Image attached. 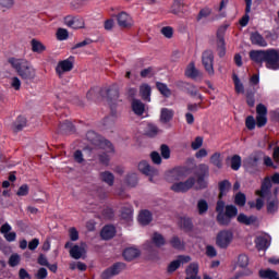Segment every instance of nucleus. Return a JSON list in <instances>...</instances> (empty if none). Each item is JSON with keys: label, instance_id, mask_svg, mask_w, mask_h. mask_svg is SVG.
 Returning a JSON list of instances; mask_svg holds the SVG:
<instances>
[{"label": "nucleus", "instance_id": "obj_25", "mask_svg": "<svg viewBox=\"0 0 279 279\" xmlns=\"http://www.w3.org/2000/svg\"><path fill=\"white\" fill-rule=\"evenodd\" d=\"M140 96L144 101H151V87L148 84H142L140 86Z\"/></svg>", "mask_w": 279, "mask_h": 279}, {"label": "nucleus", "instance_id": "obj_3", "mask_svg": "<svg viewBox=\"0 0 279 279\" xmlns=\"http://www.w3.org/2000/svg\"><path fill=\"white\" fill-rule=\"evenodd\" d=\"M251 61L265 63L268 70H279V50L270 48L268 50H251Z\"/></svg>", "mask_w": 279, "mask_h": 279}, {"label": "nucleus", "instance_id": "obj_50", "mask_svg": "<svg viewBox=\"0 0 279 279\" xmlns=\"http://www.w3.org/2000/svg\"><path fill=\"white\" fill-rule=\"evenodd\" d=\"M157 88L165 97H169V95H171V90L163 83H157Z\"/></svg>", "mask_w": 279, "mask_h": 279}, {"label": "nucleus", "instance_id": "obj_13", "mask_svg": "<svg viewBox=\"0 0 279 279\" xmlns=\"http://www.w3.org/2000/svg\"><path fill=\"white\" fill-rule=\"evenodd\" d=\"M73 71V59L69 58L62 61H59L56 66V73L61 77L64 73Z\"/></svg>", "mask_w": 279, "mask_h": 279}, {"label": "nucleus", "instance_id": "obj_39", "mask_svg": "<svg viewBox=\"0 0 279 279\" xmlns=\"http://www.w3.org/2000/svg\"><path fill=\"white\" fill-rule=\"evenodd\" d=\"M241 165H242V158L239 155H234L231 158V169H233V171H239V169H241Z\"/></svg>", "mask_w": 279, "mask_h": 279}, {"label": "nucleus", "instance_id": "obj_60", "mask_svg": "<svg viewBox=\"0 0 279 279\" xmlns=\"http://www.w3.org/2000/svg\"><path fill=\"white\" fill-rule=\"evenodd\" d=\"M69 234H70L71 241H77V239H80V233L77 232V229H75V228H71L69 230Z\"/></svg>", "mask_w": 279, "mask_h": 279}, {"label": "nucleus", "instance_id": "obj_10", "mask_svg": "<svg viewBox=\"0 0 279 279\" xmlns=\"http://www.w3.org/2000/svg\"><path fill=\"white\" fill-rule=\"evenodd\" d=\"M137 169L138 171H141V173H143L144 175H147L150 182H154V178H158V174H159L158 169L151 167L147 161H141L137 165Z\"/></svg>", "mask_w": 279, "mask_h": 279}, {"label": "nucleus", "instance_id": "obj_34", "mask_svg": "<svg viewBox=\"0 0 279 279\" xmlns=\"http://www.w3.org/2000/svg\"><path fill=\"white\" fill-rule=\"evenodd\" d=\"M151 241L156 247H162V245H167V240L165 236H162V234L158 232L153 233Z\"/></svg>", "mask_w": 279, "mask_h": 279}, {"label": "nucleus", "instance_id": "obj_64", "mask_svg": "<svg viewBox=\"0 0 279 279\" xmlns=\"http://www.w3.org/2000/svg\"><path fill=\"white\" fill-rule=\"evenodd\" d=\"M74 160L75 162H78V163L84 162V155L80 150H76L74 153Z\"/></svg>", "mask_w": 279, "mask_h": 279}, {"label": "nucleus", "instance_id": "obj_12", "mask_svg": "<svg viewBox=\"0 0 279 279\" xmlns=\"http://www.w3.org/2000/svg\"><path fill=\"white\" fill-rule=\"evenodd\" d=\"M100 146L105 150V154L99 155V160L102 165H108V162H110V157L114 154V147H112V143L107 140L102 141Z\"/></svg>", "mask_w": 279, "mask_h": 279}, {"label": "nucleus", "instance_id": "obj_42", "mask_svg": "<svg viewBox=\"0 0 279 279\" xmlns=\"http://www.w3.org/2000/svg\"><path fill=\"white\" fill-rule=\"evenodd\" d=\"M9 265L10 267H17L21 265V255L19 253H14L9 257Z\"/></svg>", "mask_w": 279, "mask_h": 279}, {"label": "nucleus", "instance_id": "obj_1", "mask_svg": "<svg viewBox=\"0 0 279 279\" xmlns=\"http://www.w3.org/2000/svg\"><path fill=\"white\" fill-rule=\"evenodd\" d=\"M208 166L201 165L197 179L191 177L185 181H182L184 178H186L183 169L177 168L171 170L167 175L168 182H173L170 187L171 191L174 193H189L191 189H194L195 191H202V189H206L208 186V181H206L204 177L208 175Z\"/></svg>", "mask_w": 279, "mask_h": 279}, {"label": "nucleus", "instance_id": "obj_17", "mask_svg": "<svg viewBox=\"0 0 279 279\" xmlns=\"http://www.w3.org/2000/svg\"><path fill=\"white\" fill-rule=\"evenodd\" d=\"M1 234H3L5 241L9 243H13V241H16V232L12 231V226L10 223H4L0 228Z\"/></svg>", "mask_w": 279, "mask_h": 279}, {"label": "nucleus", "instance_id": "obj_51", "mask_svg": "<svg viewBox=\"0 0 279 279\" xmlns=\"http://www.w3.org/2000/svg\"><path fill=\"white\" fill-rule=\"evenodd\" d=\"M202 145H204V137H202V136L195 137V140L192 141V143H191V147L194 150L199 149V147H202Z\"/></svg>", "mask_w": 279, "mask_h": 279}, {"label": "nucleus", "instance_id": "obj_48", "mask_svg": "<svg viewBox=\"0 0 279 279\" xmlns=\"http://www.w3.org/2000/svg\"><path fill=\"white\" fill-rule=\"evenodd\" d=\"M16 195L19 197H25V196L29 195V185H27V184L21 185L16 192Z\"/></svg>", "mask_w": 279, "mask_h": 279}, {"label": "nucleus", "instance_id": "obj_4", "mask_svg": "<svg viewBox=\"0 0 279 279\" xmlns=\"http://www.w3.org/2000/svg\"><path fill=\"white\" fill-rule=\"evenodd\" d=\"M8 62L22 80L32 82V80L36 78V69L27 60L11 57L8 59Z\"/></svg>", "mask_w": 279, "mask_h": 279}, {"label": "nucleus", "instance_id": "obj_43", "mask_svg": "<svg viewBox=\"0 0 279 279\" xmlns=\"http://www.w3.org/2000/svg\"><path fill=\"white\" fill-rule=\"evenodd\" d=\"M211 163L217 167V169H222L223 167V163H222V160H221V154H214L211 156Z\"/></svg>", "mask_w": 279, "mask_h": 279}, {"label": "nucleus", "instance_id": "obj_30", "mask_svg": "<svg viewBox=\"0 0 279 279\" xmlns=\"http://www.w3.org/2000/svg\"><path fill=\"white\" fill-rule=\"evenodd\" d=\"M232 81L234 83V89L236 94H245L246 89L244 88L241 78H239V74H236L235 72H233L232 74Z\"/></svg>", "mask_w": 279, "mask_h": 279}, {"label": "nucleus", "instance_id": "obj_2", "mask_svg": "<svg viewBox=\"0 0 279 279\" xmlns=\"http://www.w3.org/2000/svg\"><path fill=\"white\" fill-rule=\"evenodd\" d=\"M232 184L230 180H221L219 182V195L218 201L216 203V220L219 226H230L232 223V219L239 215V208L234 204H227L223 199L225 195H227L231 189Z\"/></svg>", "mask_w": 279, "mask_h": 279}, {"label": "nucleus", "instance_id": "obj_16", "mask_svg": "<svg viewBox=\"0 0 279 279\" xmlns=\"http://www.w3.org/2000/svg\"><path fill=\"white\" fill-rule=\"evenodd\" d=\"M123 269H125V266L123 264H114L113 266H111L110 268H108L107 270H105L101 274V278L110 279V278H112V276H117V275L121 274V271H123Z\"/></svg>", "mask_w": 279, "mask_h": 279}, {"label": "nucleus", "instance_id": "obj_54", "mask_svg": "<svg viewBox=\"0 0 279 279\" xmlns=\"http://www.w3.org/2000/svg\"><path fill=\"white\" fill-rule=\"evenodd\" d=\"M161 34L165 38H173V28L171 26H165L161 28Z\"/></svg>", "mask_w": 279, "mask_h": 279}, {"label": "nucleus", "instance_id": "obj_11", "mask_svg": "<svg viewBox=\"0 0 279 279\" xmlns=\"http://www.w3.org/2000/svg\"><path fill=\"white\" fill-rule=\"evenodd\" d=\"M250 264V259L247 257V255H239L238 257V266H240V268H244L243 271L241 272H236L235 277L231 278V279H240V277H248L250 275H252V270H250V268H247Z\"/></svg>", "mask_w": 279, "mask_h": 279}, {"label": "nucleus", "instance_id": "obj_15", "mask_svg": "<svg viewBox=\"0 0 279 279\" xmlns=\"http://www.w3.org/2000/svg\"><path fill=\"white\" fill-rule=\"evenodd\" d=\"M117 22L119 27H132V25H134V20H132V16L124 11L117 15Z\"/></svg>", "mask_w": 279, "mask_h": 279}, {"label": "nucleus", "instance_id": "obj_61", "mask_svg": "<svg viewBox=\"0 0 279 279\" xmlns=\"http://www.w3.org/2000/svg\"><path fill=\"white\" fill-rule=\"evenodd\" d=\"M19 278L20 279H32V275H29V272H27V270L25 268H21L19 270Z\"/></svg>", "mask_w": 279, "mask_h": 279}, {"label": "nucleus", "instance_id": "obj_20", "mask_svg": "<svg viewBox=\"0 0 279 279\" xmlns=\"http://www.w3.org/2000/svg\"><path fill=\"white\" fill-rule=\"evenodd\" d=\"M251 43L253 46H259L260 48H266L268 46V43L266 41L265 37L260 35V33H251Z\"/></svg>", "mask_w": 279, "mask_h": 279}, {"label": "nucleus", "instance_id": "obj_52", "mask_svg": "<svg viewBox=\"0 0 279 279\" xmlns=\"http://www.w3.org/2000/svg\"><path fill=\"white\" fill-rule=\"evenodd\" d=\"M245 125L247 130H255L256 128V120L254 116H247L245 120Z\"/></svg>", "mask_w": 279, "mask_h": 279}, {"label": "nucleus", "instance_id": "obj_58", "mask_svg": "<svg viewBox=\"0 0 279 279\" xmlns=\"http://www.w3.org/2000/svg\"><path fill=\"white\" fill-rule=\"evenodd\" d=\"M180 268V260H173L168 266V272L173 274V271H177Z\"/></svg>", "mask_w": 279, "mask_h": 279}, {"label": "nucleus", "instance_id": "obj_38", "mask_svg": "<svg viewBox=\"0 0 279 279\" xmlns=\"http://www.w3.org/2000/svg\"><path fill=\"white\" fill-rule=\"evenodd\" d=\"M202 63L206 71H210V50H205L203 52Z\"/></svg>", "mask_w": 279, "mask_h": 279}, {"label": "nucleus", "instance_id": "obj_63", "mask_svg": "<svg viewBox=\"0 0 279 279\" xmlns=\"http://www.w3.org/2000/svg\"><path fill=\"white\" fill-rule=\"evenodd\" d=\"M208 16H210V10L204 9L198 14V21H203L205 19H208Z\"/></svg>", "mask_w": 279, "mask_h": 279}, {"label": "nucleus", "instance_id": "obj_56", "mask_svg": "<svg viewBox=\"0 0 279 279\" xmlns=\"http://www.w3.org/2000/svg\"><path fill=\"white\" fill-rule=\"evenodd\" d=\"M133 215L134 210L132 207H129L125 211H122V219H125V221H132Z\"/></svg>", "mask_w": 279, "mask_h": 279}, {"label": "nucleus", "instance_id": "obj_37", "mask_svg": "<svg viewBox=\"0 0 279 279\" xmlns=\"http://www.w3.org/2000/svg\"><path fill=\"white\" fill-rule=\"evenodd\" d=\"M234 204L236 205V208L238 206H245L246 204L245 193H242V191H239L238 193H235Z\"/></svg>", "mask_w": 279, "mask_h": 279}, {"label": "nucleus", "instance_id": "obj_45", "mask_svg": "<svg viewBox=\"0 0 279 279\" xmlns=\"http://www.w3.org/2000/svg\"><path fill=\"white\" fill-rule=\"evenodd\" d=\"M197 210L199 215H206L208 211V203L204 199L198 201Z\"/></svg>", "mask_w": 279, "mask_h": 279}, {"label": "nucleus", "instance_id": "obj_19", "mask_svg": "<svg viewBox=\"0 0 279 279\" xmlns=\"http://www.w3.org/2000/svg\"><path fill=\"white\" fill-rule=\"evenodd\" d=\"M272 182L269 177L264 178V181L262 182V189L259 191H256L257 195H260V197H267L271 191Z\"/></svg>", "mask_w": 279, "mask_h": 279}, {"label": "nucleus", "instance_id": "obj_41", "mask_svg": "<svg viewBox=\"0 0 279 279\" xmlns=\"http://www.w3.org/2000/svg\"><path fill=\"white\" fill-rule=\"evenodd\" d=\"M277 275L278 272H276V270H271L270 268L267 270H259V277H262V279H275Z\"/></svg>", "mask_w": 279, "mask_h": 279}, {"label": "nucleus", "instance_id": "obj_33", "mask_svg": "<svg viewBox=\"0 0 279 279\" xmlns=\"http://www.w3.org/2000/svg\"><path fill=\"white\" fill-rule=\"evenodd\" d=\"M25 125H27V120L25 119V117H19L13 125H12V131L13 132H21V130H23V128H25Z\"/></svg>", "mask_w": 279, "mask_h": 279}, {"label": "nucleus", "instance_id": "obj_14", "mask_svg": "<svg viewBox=\"0 0 279 279\" xmlns=\"http://www.w3.org/2000/svg\"><path fill=\"white\" fill-rule=\"evenodd\" d=\"M64 25L72 29H82V27H84V20L82 17L68 15L64 17Z\"/></svg>", "mask_w": 279, "mask_h": 279}, {"label": "nucleus", "instance_id": "obj_47", "mask_svg": "<svg viewBox=\"0 0 279 279\" xmlns=\"http://www.w3.org/2000/svg\"><path fill=\"white\" fill-rule=\"evenodd\" d=\"M170 244L174 250H184V242H182L178 236H174L170 240Z\"/></svg>", "mask_w": 279, "mask_h": 279}, {"label": "nucleus", "instance_id": "obj_36", "mask_svg": "<svg viewBox=\"0 0 279 279\" xmlns=\"http://www.w3.org/2000/svg\"><path fill=\"white\" fill-rule=\"evenodd\" d=\"M100 178L102 182H106V184H108L109 186H112V184H114V174H112V172L110 171L102 172L100 174Z\"/></svg>", "mask_w": 279, "mask_h": 279}, {"label": "nucleus", "instance_id": "obj_49", "mask_svg": "<svg viewBox=\"0 0 279 279\" xmlns=\"http://www.w3.org/2000/svg\"><path fill=\"white\" fill-rule=\"evenodd\" d=\"M160 153H161V156L165 160H169L171 158V149L169 148V146L167 145H161L160 146Z\"/></svg>", "mask_w": 279, "mask_h": 279}, {"label": "nucleus", "instance_id": "obj_24", "mask_svg": "<svg viewBox=\"0 0 279 279\" xmlns=\"http://www.w3.org/2000/svg\"><path fill=\"white\" fill-rule=\"evenodd\" d=\"M186 278H199V265L192 263L185 269Z\"/></svg>", "mask_w": 279, "mask_h": 279}, {"label": "nucleus", "instance_id": "obj_9", "mask_svg": "<svg viewBox=\"0 0 279 279\" xmlns=\"http://www.w3.org/2000/svg\"><path fill=\"white\" fill-rule=\"evenodd\" d=\"M229 26H219L217 31V48L219 50V57H225L227 52L226 47V33Z\"/></svg>", "mask_w": 279, "mask_h": 279}, {"label": "nucleus", "instance_id": "obj_35", "mask_svg": "<svg viewBox=\"0 0 279 279\" xmlns=\"http://www.w3.org/2000/svg\"><path fill=\"white\" fill-rule=\"evenodd\" d=\"M31 45H32V51H34V53H43V51L47 49V47H45L43 43L36 39H33L31 41Z\"/></svg>", "mask_w": 279, "mask_h": 279}, {"label": "nucleus", "instance_id": "obj_44", "mask_svg": "<svg viewBox=\"0 0 279 279\" xmlns=\"http://www.w3.org/2000/svg\"><path fill=\"white\" fill-rule=\"evenodd\" d=\"M16 0H0V9L1 10H12Z\"/></svg>", "mask_w": 279, "mask_h": 279}, {"label": "nucleus", "instance_id": "obj_23", "mask_svg": "<svg viewBox=\"0 0 279 279\" xmlns=\"http://www.w3.org/2000/svg\"><path fill=\"white\" fill-rule=\"evenodd\" d=\"M141 256V250L137 247H129L123 252V257L125 260H134V258H138Z\"/></svg>", "mask_w": 279, "mask_h": 279}, {"label": "nucleus", "instance_id": "obj_40", "mask_svg": "<svg viewBox=\"0 0 279 279\" xmlns=\"http://www.w3.org/2000/svg\"><path fill=\"white\" fill-rule=\"evenodd\" d=\"M137 182L138 178L136 177V173H129L124 179V184L126 186H134Z\"/></svg>", "mask_w": 279, "mask_h": 279}, {"label": "nucleus", "instance_id": "obj_62", "mask_svg": "<svg viewBox=\"0 0 279 279\" xmlns=\"http://www.w3.org/2000/svg\"><path fill=\"white\" fill-rule=\"evenodd\" d=\"M259 74H253L250 78V84L252 85V87H256V85H259Z\"/></svg>", "mask_w": 279, "mask_h": 279}, {"label": "nucleus", "instance_id": "obj_57", "mask_svg": "<svg viewBox=\"0 0 279 279\" xmlns=\"http://www.w3.org/2000/svg\"><path fill=\"white\" fill-rule=\"evenodd\" d=\"M150 159L154 162V165H161L162 163V157H160V154L157 151H153L150 154Z\"/></svg>", "mask_w": 279, "mask_h": 279}, {"label": "nucleus", "instance_id": "obj_26", "mask_svg": "<svg viewBox=\"0 0 279 279\" xmlns=\"http://www.w3.org/2000/svg\"><path fill=\"white\" fill-rule=\"evenodd\" d=\"M173 114H175V112L172 109L162 108L160 111V122L169 123L173 119Z\"/></svg>", "mask_w": 279, "mask_h": 279}, {"label": "nucleus", "instance_id": "obj_5", "mask_svg": "<svg viewBox=\"0 0 279 279\" xmlns=\"http://www.w3.org/2000/svg\"><path fill=\"white\" fill-rule=\"evenodd\" d=\"M65 250H70V256L75 260H80V258H86V243L73 244L72 242H68L65 243Z\"/></svg>", "mask_w": 279, "mask_h": 279}, {"label": "nucleus", "instance_id": "obj_59", "mask_svg": "<svg viewBox=\"0 0 279 279\" xmlns=\"http://www.w3.org/2000/svg\"><path fill=\"white\" fill-rule=\"evenodd\" d=\"M113 27H114V20L109 19V20L105 21L104 28L107 32H112Z\"/></svg>", "mask_w": 279, "mask_h": 279}, {"label": "nucleus", "instance_id": "obj_8", "mask_svg": "<svg viewBox=\"0 0 279 279\" xmlns=\"http://www.w3.org/2000/svg\"><path fill=\"white\" fill-rule=\"evenodd\" d=\"M264 158V151H254L244 159L243 165L246 169H257Z\"/></svg>", "mask_w": 279, "mask_h": 279}, {"label": "nucleus", "instance_id": "obj_28", "mask_svg": "<svg viewBox=\"0 0 279 279\" xmlns=\"http://www.w3.org/2000/svg\"><path fill=\"white\" fill-rule=\"evenodd\" d=\"M185 75L186 77H190L191 80H197L199 77L201 73L197 68H195V63H190L185 69Z\"/></svg>", "mask_w": 279, "mask_h": 279}, {"label": "nucleus", "instance_id": "obj_6", "mask_svg": "<svg viewBox=\"0 0 279 279\" xmlns=\"http://www.w3.org/2000/svg\"><path fill=\"white\" fill-rule=\"evenodd\" d=\"M234 233L232 231H219L217 238H216V244L220 248H228L230 246L232 240H233Z\"/></svg>", "mask_w": 279, "mask_h": 279}, {"label": "nucleus", "instance_id": "obj_53", "mask_svg": "<svg viewBox=\"0 0 279 279\" xmlns=\"http://www.w3.org/2000/svg\"><path fill=\"white\" fill-rule=\"evenodd\" d=\"M57 38L58 40H66V38H69V31L64 28H59L57 31Z\"/></svg>", "mask_w": 279, "mask_h": 279}, {"label": "nucleus", "instance_id": "obj_31", "mask_svg": "<svg viewBox=\"0 0 279 279\" xmlns=\"http://www.w3.org/2000/svg\"><path fill=\"white\" fill-rule=\"evenodd\" d=\"M151 211L149 210H142L138 215V222L142 225V226H147L149 223H151Z\"/></svg>", "mask_w": 279, "mask_h": 279}, {"label": "nucleus", "instance_id": "obj_7", "mask_svg": "<svg viewBox=\"0 0 279 279\" xmlns=\"http://www.w3.org/2000/svg\"><path fill=\"white\" fill-rule=\"evenodd\" d=\"M256 125L257 128H265L268 122V108L263 102H259L256 107Z\"/></svg>", "mask_w": 279, "mask_h": 279}, {"label": "nucleus", "instance_id": "obj_55", "mask_svg": "<svg viewBox=\"0 0 279 279\" xmlns=\"http://www.w3.org/2000/svg\"><path fill=\"white\" fill-rule=\"evenodd\" d=\"M147 136H156L158 134V126L154 124H148L146 129Z\"/></svg>", "mask_w": 279, "mask_h": 279}, {"label": "nucleus", "instance_id": "obj_27", "mask_svg": "<svg viewBox=\"0 0 279 279\" xmlns=\"http://www.w3.org/2000/svg\"><path fill=\"white\" fill-rule=\"evenodd\" d=\"M267 213L274 215L279 210V199L277 195H275L274 199H267L266 204Z\"/></svg>", "mask_w": 279, "mask_h": 279}, {"label": "nucleus", "instance_id": "obj_18", "mask_svg": "<svg viewBox=\"0 0 279 279\" xmlns=\"http://www.w3.org/2000/svg\"><path fill=\"white\" fill-rule=\"evenodd\" d=\"M256 94H257V87H253V85L246 87L245 89V98H246V105L248 107H255L256 104Z\"/></svg>", "mask_w": 279, "mask_h": 279}, {"label": "nucleus", "instance_id": "obj_46", "mask_svg": "<svg viewBox=\"0 0 279 279\" xmlns=\"http://www.w3.org/2000/svg\"><path fill=\"white\" fill-rule=\"evenodd\" d=\"M21 78H19L17 76H12L10 78V86L11 88H13V90H21Z\"/></svg>", "mask_w": 279, "mask_h": 279}, {"label": "nucleus", "instance_id": "obj_32", "mask_svg": "<svg viewBox=\"0 0 279 279\" xmlns=\"http://www.w3.org/2000/svg\"><path fill=\"white\" fill-rule=\"evenodd\" d=\"M255 244H256L257 251H267L270 246L269 240L267 238H263V235H259V238H256Z\"/></svg>", "mask_w": 279, "mask_h": 279}, {"label": "nucleus", "instance_id": "obj_22", "mask_svg": "<svg viewBox=\"0 0 279 279\" xmlns=\"http://www.w3.org/2000/svg\"><path fill=\"white\" fill-rule=\"evenodd\" d=\"M258 217L256 215H245V213H240L238 215V221L240 223H245V226H251L257 221Z\"/></svg>", "mask_w": 279, "mask_h": 279}, {"label": "nucleus", "instance_id": "obj_21", "mask_svg": "<svg viewBox=\"0 0 279 279\" xmlns=\"http://www.w3.org/2000/svg\"><path fill=\"white\" fill-rule=\"evenodd\" d=\"M131 108L137 117H143V114H145V104L138 99H133Z\"/></svg>", "mask_w": 279, "mask_h": 279}, {"label": "nucleus", "instance_id": "obj_29", "mask_svg": "<svg viewBox=\"0 0 279 279\" xmlns=\"http://www.w3.org/2000/svg\"><path fill=\"white\" fill-rule=\"evenodd\" d=\"M117 234V229H114L113 226H106L101 232L100 236L105 240L108 241L109 239H112Z\"/></svg>", "mask_w": 279, "mask_h": 279}]
</instances>
